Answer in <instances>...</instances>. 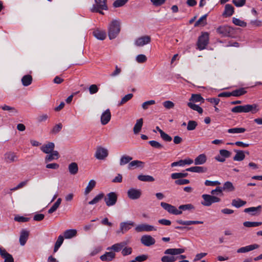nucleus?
<instances>
[{
    "label": "nucleus",
    "instance_id": "34",
    "mask_svg": "<svg viewBox=\"0 0 262 262\" xmlns=\"http://www.w3.org/2000/svg\"><path fill=\"white\" fill-rule=\"evenodd\" d=\"M77 234V230L76 229H68L66 230L63 233V238L69 239L75 236Z\"/></svg>",
    "mask_w": 262,
    "mask_h": 262
},
{
    "label": "nucleus",
    "instance_id": "18",
    "mask_svg": "<svg viewBox=\"0 0 262 262\" xmlns=\"http://www.w3.org/2000/svg\"><path fill=\"white\" fill-rule=\"evenodd\" d=\"M127 245V243L125 242H120L119 243L115 244L111 247L107 248V250H112L115 252H120L122 250V249Z\"/></svg>",
    "mask_w": 262,
    "mask_h": 262
},
{
    "label": "nucleus",
    "instance_id": "23",
    "mask_svg": "<svg viewBox=\"0 0 262 262\" xmlns=\"http://www.w3.org/2000/svg\"><path fill=\"white\" fill-rule=\"evenodd\" d=\"M245 109L246 113L251 112L252 114H255L259 110L258 105L256 103L245 105Z\"/></svg>",
    "mask_w": 262,
    "mask_h": 262
},
{
    "label": "nucleus",
    "instance_id": "39",
    "mask_svg": "<svg viewBox=\"0 0 262 262\" xmlns=\"http://www.w3.org/2000/svg\"><path fill=\"white\" fill-rule=\"evenodd\" d=\"M96 181L94 180H91L86 187L85 188V191H84V194L85 195L89 194L95 187L96 186Z\"/></svg>",
    "mask_w": 262,
    "mask_h": 262
},
{
    "label": "nucleus",
    "instance_id": "14",
    "mask_svg": "<svg viewBox=\"0 0 262 262\" xmlns=\"http://www.w3.org/2000/svg\"><path fill=\"white\" fill-rule=\"evenodd\" d=\"M0 256L4 259V262H14L12 255L7 252L3 247H0Z\"/></svg>",
    "mask_w": 262,
    "mask_h": 262
},
{
    "label": "nucleus",
    "instance_id": "12",
    "mask_svg": "<svg viewBox=\"0 0 262 262\" xmlns=\"http://www.w3.org/2000/svg\"><path fill=\"white\" fill-rule=\"evenodd\" d=\"M135 224L133 221H127L124 222H121L120 224V231H118L121 232L122 233H124L129 230L132 227L135 226Z\"/></svg>",
    "mask_w": 262,
    "mask_h": 262
},
{
    "label": "nucleus",
    "instance_id": "62",
    "mask_svg": "<svg viewBox=\"0 0 262 262\" xmlns=\"http://www.w3.org/2000/svg\"><path fill=\"white\" fill-rule=\"evenodd\" d=\"M14 220L15 221H16L18 222L24 223V222H28L30 220V218L24 217L23 216L17 215V216H15Z\"/></svg>",
    "mask_w": 262,
    "mask_h": 262
},
{
    "label": "nucleus",
    "instance_id": "44",
    "mask_svg": "<svg viewBox=\"0 0 262 262\" xmlns=\"http://www.w3.org/2000/svg\"><path fill=\"white\" fill-rule=\"evenodd\" d=\"M187 105L190 108L192 109L194 111H197L200 114H202L203 112V108L201 107H200L198 105L192 103L191 102H189L187 103Z\"/></svg>",
    "mask_w": 262,
    "mask_h": 262
},
{
    "label": "nucleus",
    "instance_id": "37",
    "mask_svg": "<svg viewBox=\"0 0 262 262\" xmlns=\"http://www.w3.org/2000/svg\"><path fill=\"white\" fill-rule=\"evenodd\" d=\"M4 158L7 163H11L15 161L16 157L14 153L9 152L5 154Z\"/></svg>",
    "mask_w": 262,
    "mask_h": 262
},
{
    "label": "nucleus",
    "instance_id": "45",
    "mask_svg": "<svg viewBox=\"0 0 262 262\" xmlns=\"http://www.w3.org/2000/svg\"><path fill=\"white\" fill-rule=\"evenodd\" d=\"M204 98L201 96V94H192L191 97L189 99L190 102H198L200 101L204 102Z\"/></svg>",
    "mask_w": 262,
    "mask_h": 262
},
{
    "label": "nucleus",
    "instance_id": "10",
    "mask_svg": "<svg viewBox=\"0 0 262 262\" xmlns=\"http://www.w3.org/2000/svg\"><path fill=\"white\" fill-rule=\"evenodd\" d=\"M151 41V38L149 36L144 35L138 38L135 42L136 46L142 47L146 44L150 43Z\"/></svg>",
    "mask_w": 262,
    "mask_h": 262
},
{
    "label": "nucleus",
    "instance_id": "60",
    "mask_svg": "<svg viewBox=\"0 0 262 262\" xmlns=\"http://www.w3.org/2000/svg\"><path fill=\"white\" fill-rule=\"evenodd\" d=\"M148 143L153 147L157 149H161L163 146L157 141L151 140L148 142Z\"/></svg>",
    "mask_w": 262,
    "mask_h": 262
},
{
    "label": "nucleus",
    "instance_id": "51",
    "mask_svg": "<svg viewBox=\"0 0 262 262\" xmlns=\"http://www.w3.org/2000/svg\"><path fill=\"white\" fill-rule=\"evenodd\" d=\"M262 224V222H249L246 221L243 223V225L246 227H257Z\"/></svg>",
    "mask_w": 262,
    "mask_h": 262
},
{
    "label": "nucleus",
    "instance_id": "6",
    "mask_svg": "<svg viewBox=\"0 0 262 262\" xmlns=\"http://www.w3.org/2000/svg\"><path fill=\"white\" fill-rule=\"evenodd\" d=\"M209 43V34L207 32H204L199 37L197 46L200 50H204Z\"/></svg>",
    "mask_w": 262,
    "mask_h": 262
},
{
    "label": "nucleus",
    "instance_id": "43",
    "mask_svg": "<svg viewBox=\"0 0 262 262\" xmlns=\"http://www.w3.org/2000/svg\"><path fill=\"white\" fill-rule=\"evenodd\" d=\"M247 91L244 88H242L231 92V96L239 97L245 94Z\"/></svg>",
    "mask_w": 262,
    "mask_h": 262
},
{
    "label": "nucleus",
    "instance_id": "20",
    "mask_svg": "<svg viewBox=\"0 0 262 262\" xmlns=\"http://www.w3.org/2000/svg\"><path fill=\"white\" fill-rule=\"evenodd\" d=\"M29 232L25 229H23L20 232L19 241L20 245L24 246L29 237Z\"/></svg>",
    "mask_w": 262,
    "mask_h": 262
},
{
    "label": "nucleus",
    "instance_id": "31",
    "mask_svg": "<svg viewBox=\"0 0 262 262\" xmlns=\"http://www.w3.org/2000/svg\"><path fill=\"white\" fill-rule=\"evenodd\" d=\"M68 169L70 173L75 175L78 171V164L76 162H72L69 165Z\"/></svg>",
    "mask_w": 262,
    "mask_h": 262
},
{
    "label": "nucleus",
    "instance_id": "61",
    "mask_svg": "<svg viewBox=\"0 0 262 262\" xmlns=\"http://www.w3.org/2000/svg\"><path fill=\"white\" fill-rule=\"evenodd\" d=\"M147 59L146 56L144 54H139L136 57V61L140 63L145 62Z\"/></svg>",
    "mask_w": 262,
    "mask_h": 262
},
{
    "label": "nucleus",
    "instance_id": "19",
    "mask_svg": "<svg viewBox=\"0 0 262 262\" xmlns=\"http://www.w3.org/2000/svg\"><path fill=\"white\" fill-rule=\"evenodd\" d=\"M234 12V8L231 4H226L225 6L224 11L222 15L224 17L232 16Z\"/></svg>",
    "mask_w": 262,
    "mask_h": 262
},
{
    "label": "nucleus",
    "instance_id": "64",
    "mask_svg": "<svg viewBox=\"0 0 262 262\" xmlns=\"http://www.w3.org/2000/svg\"><path fill=\"white\" fill-rule=\"evenodd\" d=\"M160 136L161 138L166 142H170L172 140V138L164 131L162 133L160 132Z\"/></svg>",
    "mask_w": 262,
    "mask_h": 262
},
{
    "label": "nucleus",
    "instance_id": "57",
    "mask_svg": "<svg viewBox=\"0 0 262 262\" xmlns=\"http://www.w3.org/2000/svg\"><path fill=\"white\" fill-rule=\"evenodd\" d=\"M62 128V125L61 123L56 124L52 128L51 131V133L52 134H57L60 132Z\"/></svg>",
    "mask_w": 262,
    "mask_h": 262
},
{
    "label": "nucleus",
    "instance_id": "47",
    "mask_svg": "<svg viewBox=\"0 0 262 262\" xmlns=\"http://www.w3.org/2000/svg\"><path fill=\"white\" fill-rule=\"evenodd\" d=\"M231 112L234 113H246L245 105L234 106L232 108Z\"/></svg>",
    "mask_w": 262,
    "mask_h": 262
},
{
    "label": "nucleus",
    "instance_id": "5",
    "mask_svg": "<svg viewBox=\"0 0 262 262\" xmlns=\"http://www.w3.org/2000/svg\"><path fill=\"white\" fill-rule=\"evenodd\" d=\"M204 201L201 202V204L204 206H210L213 203L220 202L221 199L210 194H204L202 195Z\"/></svg>",
    "mask_w": 262,
    "mask_h": 262
},
{
    "label": "nucleus",
    "instance_id": "36",
    "mask_svg": "<svg viewBox=\"0 0 262 262\" xmlns=\"http://www.w3.org/2000/svg\"><path fill=\"white\" fill-rule=\"evenodd\" d=\"M246 201H243L242 199L238 198L236 199L232 200L231 205L233 206L238 208L246 205Z\"/></svg>",
    "mask_w": 262,
    "mask_h": 262
},
{
    "label": "nucleus",
    "instance_id": "48",
    "mask_svg": "<svg viewBox=\"0 0 262 262\" xmlns=\"http://www.w3.org/2000/svg\"><path fill=\"white\" fill-rule=\"evenodd\" d=\"M222 188V190H226L228 191H233L235 190V188L233 185V184L229 181L225 182L223 185V188Z\"/></svg>",
    "mask_w": 262,
    "mask_h": 262
},
{
    "label": "nucleus",
    "instance_id": "40",
    "mask_svg": "<svg viewBox=\"0 0 262 262\" xmlns=\"http://www.w3.org/2000/svg\"><path fill=\"white\" fill-rule=\"evenodd\" d=\"M61 199L58 198L56 202L52 205V206L48 210V213L52 214L54 212H55L57 208L59 207V205L61 202Z\"/></svg>",
    "mask_w": 262,
    "mask_h": 262
},
{
    "label": "nucleus",
    "instance_id": "2",
    "mask_svg": "<svg viewBox=\"0 0 262 262\" xmlns=\"http://www.w3.org/2000/svg\"><path fill=\"white\" fill-rule=\"evenodd\" d=\"M120 23L118 20H112L108 25V35L112 40L117 37L120 32Z\"/></svg>",
    "mask_w": 262,
    "mask_h": 262
},
{
    "label": "nucleus",
    "instance_id": "30",
    "mask_svg": "<svg viewBox=\"0 0 262 262\" xmlns=\"http://www.w3.org/2000/svg\"><path fill=\"white\" fill-rule=\"evenodd\" d=\"M207 160L206 156L204 154H201L199 155L195 159H194V164L195 165H202L204 164Z\"/></svg>",
    "mask_w": 262,
    "mask_h": 262
},
{
    "label": "nucleus",
    "instance_id": "52",
    "mask_svg": "<svg viewBox=\"0 0 262 262\" xmlns=\"http://www.w3.org/2000/svg\"><path fill=\"white\" fill-rule=\"evenodd\" d=\"M246 131V129L243 127H235L230 128L228 130V133L230 134L243 133Z\"/></svg>",
    "mask_w": 262,
    "mask_h": 262
},
{
    "label": "nucleus",
    "instance_id": "24",
    "mask_svg": "<svg viewBox=\"0 0 262 262\" xmlns=\"http://www.w3.org/2000/svg\"><path fill=\"white\" fill-rule=\"evenodd\" d=\"M45 157V162L48 163L52 161L53 160H57L59 158V153L56 150H53L51 153L49 154Z\"/></svg>",
    "mask_w": 262,
    "mask_h": 262
},
{
    "label": "nucleus",
    "instance_id": "7",
    "mask_svg": "<svg viewBox=\"0 0 262 262\" xmlns=\"http://www.w3.org/2000/svg\"><path fill=\"white\" fill-rule=\"evenodd\" d=\"M103 198L106 206L110 207L116 204L118 196L116 192H111L107 194Z\"/></svg>",
    "mask_w": 262,
    "mask_h": 262
},
{
    "label": "nucleus",
    "instance_id": "46",
    "mask_svg": "<svg viewBox=\"0 0 262 262\" xmlns=\"http://www.w3.org/2000/svg\"><path fill=\"white\" fill-rule=\"evenodd\" d=\"M104 197V194L103 193H100L96 195L92 201L89 202V205H94L98 203Z\"/></svg>",
    "mask_w": 262,
    "mask_h": 262
},
{
    "label": "nucleus",
    "instance_id": "63",
    "mask_svg": "<svg viewBox=\"0 0 262 262\" xmlns=\"http://www.w3.org/2000/svg\"><path fill=\"white\" fill-rule=\"evenodd\" d=\"M133 97V94H128L125 95L121 99V100L119 104L122 105V104H124L125 103L127 102L128 100L131 99Z\"/></svg>",
    "mask_w": 262,
    "mask_h": 262
},
{
    "label": "nucleus",
    "instance_id": "42",
    "mask_svg": "<svg viewBox=\"0 0 262 262\" xmlns=\"http://www.w3.org/2000/svg\"><path fill=\"white\" fill-rule=\"evenodd\" d=\"M133 159V158L128 155H123L120 160V165L122 166L127 163H129L130 161Z\"/></svg>",
    "mask_w": 262,
    "mask_h": 262
},
{
    "label": "nucleus",
    "instance_id": "4",
    "mask_svg": "<svg viewBox=\"0 0 262 262\" xmlns=\"http://www.w3.org/2000/svg\"><path fill=\"white\" fill-rule=\"evenodd\" d=\"M216 31L222 37H233L234 36V29L228 25H222L219 26L216 29Z\"/></svg>",
    "mask_w": 262,
    "mask_h": 262
},
{
    "label": "nucleus",
    "instance_id": "8",
    "mask_svg": "<svg viewBox=\"0 0 262 262\" xmlns=\"http://www.w3.org/2000/svg\"><path fill=\"white\" fill-rule=\"evenodd\" d=\"M127 196L131 200H137L139 199L142 194L140 189H137L134 188L129 189L127 191Z\"/></svg>",
    "mask_w": 262,
    "mask_h": 262
},
{
    "label": "nucleus",
    "instance_id": "33",
    "mask_svg": "<svg viewBox=\"0 0 262 262\" xmlns=\"http://www.w3.org/2000/svg\"><path fill=\"white\" fill-rule=\"evenodd\" d=\"M143 119L140 118L138 119L133 128V131L135 134H138L141 131Z\"/></svg>",
    "mask_w": 262,
    "mask_h": 262
},
{
    "label": "nucleus",
    "instance_id": "9",
    "mask_svg": "<svg viewBox=\"0 0 262 262\" xmlns=\"http://www.w3.org/2000/svg\"><path fill=\"white\" fill-rule=\"evenodd\" d=\"M108 155L107 150L100 146L97 148L95 157L98 160H103L107 157Z\"/></svg>",
    "mask_w": 262,
    "mask_h": 262
},
{
    "label": "nucleus",
    "instance_id": "41",
    "mask_svg": "<svg viewBox=\"0 0 262 262\" xmlns=\"http://www.w3.org/2000/svg\"><path fill=\"white\" fill-rule=\"evenodd\" d=\"M138 179L143 182H154L155 181L154 178L149 175L140 174L138 176Z\"/></svg>",
    "mask_w": 262,
    "mask_h": 262
},
{
    "label": "nucleus",
    "instance_id": "15",
    "mask_svg": "<svg viewBox=\"0 0 262 262\" xmlns=\"http://www.w3.org/2000/svg\"><path fill=\"white\" fill-rule=\"evenodd\" d=\"M185 252L183 248H169L165 250L164 253L165 255H171L176 256V255H180Z\"/></svg>",
    "mask_w": 262,
    "mask_h": 262
},
{
    "label": "nucleus",
    "instance_id": "26",
    "mask_svg": "<svg viewBox=\"0 0 262 262\" xmlns=\"http://www.w3.org/2000/svg\"><path fill=\"white\" fill-rule=\"evenodd\" d=\"M261 210V206L259 205L256 207H252L247 208L244 209V212L246 213H251L252 215H255L257 212L260 213Z\"/></svg>",
    "mask_w": 262,
    "mask_h": 262
},
{
    "label": "nucleus",
    "instance_id": "17",
    "mask_svg": "<svg viewBox=\"0 0 262 262\" xmlns=\"http://www.w3.org/2000/svg\"><path fill=\"white\" fill-rule=\"evenodd\" d=\"M259 247V245L257 244H254L252 245H250L248 246H246L245 247H243L239 248L237 250V253H246L254 249H257Z\"/></svg>",
    "mask_w": 262,
    "mask_h": 262
},
{
    "label": "nucleus",
    "instance_id": "3",
    "mask_svg": "<svg viewBox=\"0 0 262 262\" xmlns=\"http://www.w3.org/2000/svg\"><path fill=\"white\" fill-rule=\"evenodd\" d=\"M95 4L91 8V11L93 13H99L101 15L104 13L103 10H107V0H94Z\"/></svg>",
    "mask_w": 262,
    "mask_h": 262
},
{
    "label": "nucleus",
    "instance_id": "21",
    "mask_svg": "<svg viewBox=\"0 0 262 262\" xmlns=\"http://www.w3.org/2000/svg\"><path fill=\"white\" fill-rule=\"evenodd\" d=\"M55 147V144L53 142H49L47 144L42 145L40 149L41 150L46 154H50L54 150Z\"/></svg>",
    "mask_w": 262,
    "mask_h": 262
},
{
    "label": "nucleus",
    "instance_id": "13",
    "mask_svg": "<svg viewBox=\"0 0 262 262\" xmlns=\"http://www.w3.org/2000/svg\"><path fill=\"white\" fill-rule=\"evenodd\" d=\"M135 230L138 232H140L142 231H156L157 229L152 225L143 224L136 226Z\"/></svg>",
    "mask_w": 262,
    "mask_h": 262
},
{
    "label": "nucleus",
    "instance_id": "49",
    "mask_svg": "<svg viewBox=\"0 0 262 262\" xmlns=\"http://www.w3.org/2000/svg\"><path fill=\"white\" fill-rule=\"evenodd\" d=\"M63 236L62 235H60L58 236L54 246V252H56L58 250L59 247L63 243Z\"/></svg>",
    "mask_w": 262,
    "mask_h": 262
},
{
    "label": "nucleus",
    "instance_id": "16",
    "mask_svg": "<svg viewBox=\"0 0 262 262\" xmlns=\"http://www.w3.org/2000/svg\"><path fill=\"white\" fill-rule=\"evenodd\" d=\"M111 118V113L109 109L102 113L101 116V123L102 125L107 124Z\"/></svg>",
    "mask_w": 262,
    "mask_h": 262
},
{
    "label": "nucleus",
    "instance_id": "22",
    "mask_svg": "<svg viewBox=\"0 0 262 262\" xmlns=\"http://www.w3.org/2000/svg\"><path fill=\"white\" fill-rule=\"evenodd\" d=\"M93 35L98 39L103 40L106 37V32L99 29L95 30L93 32Z\"/></svg>",
    "mask_w": 262,
    "mask_h": 262
},
{
    "label": "nucleus",
    "instance_id": "55",
    "mask_svg": "<svg viewBox=\"0 0 262 262\" xmlns=\"http://www.w3.org/2000/svg\"><path fill=\"white\" fill-rule=\"evenodd\" d=\"M198 125V123L195 121L190 120L188 122L187 129L188 130H193L195 129Z\"/></svg>",
    "mask_w": 262,
    "mask_h": 262
},
{
    "label": "nucleus",
    "instance_id": "35",
    "mask_svg": "<svg viewBox=\"0 0 262 262\" xmlns=\"http://www.w3.org/2000/svg\"><path fill=\"white\" fill-rule=\"evenodd\" d=\"M32 82V77L30 75H26L21 78V82L24 86H27L30 85Z\"/></svg>",
    "mask_w": 262,
    "mask_h": 262
},
{
    "label": "nucleus",
    "instance_id": "28",
    "mask_svg": "<svg viewBox=\"0 0 262 262\" xmlns=\"http://www.w3.org/2000/svg\"><path fill=\"white\" fill-rule=\"evenodd\" d=\"M115 257V254L112 252H106L103 255L100 256L102 261H110Z\"/></svg>",
    "mask_w": 262,
    "mask_h": 262
},
{
    "label": "nucleus",
    "instance_id": "27",
    "mask_svg": "<svg viewBox=\"0 0 262 262\" xmlns=\"http://www.w3.org/2000/svg\"><path fill=\"white\" fill-rule=\"evenodd\" d=\"M176 222L180 225L189 226L191 225H195V224H203V221H183L182 220H178L176 221Z\"/></svg>",
    "mask_w": 262,
    "mask_h": 262
},
{
    "label": "nucleus",
    "instance_id": "50",
    "mask_svg": "<svg viewBox=\"0 0 262 262\" xmlns=\"http://www.w3.org/2000/svg\"><path fill=\"white\" fill-rule=\"evenodd\" d=\"M162 262H174L177 260V258L174 256L164 255L161 257Z\"/></svg>",
    "mask_w": 262,
    "mask_h": 262
},
{
    "label": "nucleus",
    "instance_id": "38",
    "mask_svg": "<svg viewBox=\"0 0 262 262\" xmlns=\"http://www.w3.org/2000/svg\"><path fill=\"white\" fill-rule=\"evenodd\" d=\"M208 16L207 14H206L201 17L194 24V27H198L199 26H204L207 24L206 18Z\"/></svg>",
    "mask_w": 262,
    "mask_h": 262
},
{
    "label": "nucleus",
    "instance_id": "53",
    "mask_svg": "<svg viewBox=\"0 0 262 262\" xmlns=\"http://www.w3.org/2000/svg\"><path fill=\"white\" fill-rule=\"evenodd\" d=\"M188 175V173H182V172H177L173 173L171 174V178L172 179H180V178H183L187 177Z\"/></svg>",
    "mask_w": 262,
    "mask_h": 262
},
{
    "label": "nucleus",
    "instance_id": "25",
    "mask_svg": "<svg viewBox=\"0 0 262 262\" xmlns=\"http://www.w3.org/2000/svg\"><path fill=\"white\" fill-rule=\"evenodd\" d=\"M144 166V163L142 161L139 160H134L131 161L128 165V169H132L134 168L141 167L143 168Z\"/></svg>",
    "mask_w": 262,
    "mask_h": 262
},
{
    "label": "nucleus",
    "instance_id": "58",
    "mask_svg": "<svg viewBox=\"0 0 262 262\" xmlns=\"http://www.w3.org/2000/svg\"><path fill=\"white\" fill-rule=\"evenodd\" d=\"M128 0H116L113 4V6L115 8H118L124 6Z\"/></svg>",
    "mask_w": 262,
    "mask_h": 262
},
{
    "label": "nucleus",
    "instance_id": "11",
    "mask_svg": "<svg viewBox=\"0 0 262 262\" xmlns=\"http://www.w3.org/2000/svg\"><path fill=\"white\" fill-rule=\"evenodd\" d=\"M141 242L145 246H150L156 243V240L151 236L149 235H143L141 238Z\"/></svg>",
    "mask_w": 262,
    "mask_h": 262
},
{
    "label": "nucleus",
    "instance_id": "1",
    "mask_svg": "<svg viewBox=\"0 0 262 262\" xmlns=\"http://www.w3.org/2000/svg\"><path fill=\"white\" fill-rule=\"evenodd\" d=\"M161 206L168 213L173 215H180L182 213V211L194 210V207L191 204H187L179 206L177 209L175 206L165 202L161 203Z\"/></svg>",
    "mask_w": 262,
    "mask_h": 262
},
{
    "label": "nucleus",
    "instance_id": "59",
    "mask_svg": "<svg viewBox=\"0 0 262 262\" xmlns=\"http://www.w3.org/2000/svg\"><path fill=\"white\" fill-rule=\"evenodd\" d=\"M133 249L130 247H126V246L122 249L121 254L123 256H125L132 254Z\"/></svg>",
    "mask_w": 262,
    "mask_h": 262
},
{
    "label": "nucleus",
    "instance_id": "29",
    "mask_svg": "<svg viewBox=\"0 0 262 262\" xmlns=\"http://www.w3.org/2000/svg\"><path fill=\"white\" fill-rule=\"evenodd\" d=\"M187 171H190L197 173H203L207 171V169L204 167L193 166L188 168L186 169Z\"/></svg>",
    "mask_w": 262,
    "mask_h": 262
},
{
    "label": "nucleus",
    "instance_id": "54",
    "mask_svg": "<svg viewBox=\"0 0 262 262\" xmlns=\"http://www.w3.org/2000/svg\"><path fill=\"white\" fill-rule=\"evenodd\" d=\"M232 23L236 26L242 27H245L247 26L246 22L235 17L232 18Z\"/></svg>",
    "mask_w": 262,
    "mask_h": 262
},
{
    "label": "nucleus",
    "instance_id": "32",
    "mask_svg": "<svg viewBox=\"0 0 262 262\" xmlns=\"http://www.w3.org/2000/svg\"><path fill=\"white\" fill-rule=\"evenodd\" d=\"M236 155L233 157V160L236 161H241L245 158L244 152L243 150H234Z\"/></svg>",
    "mask_w": 262,
    "mask_h": 262
},
{
    "label": "nucleus",
    "instance_id": "56",
    "mask_svg": "<svg viewBox=\"0 0 262 262\" xmlns=\"http://www.w3.org/2000/svg\"><path fill=\"white\" fill-rule=\"evenodd\" d=\"M1 108L4 111H7L12 114H16L18 113L17 110L14 107H11L7 105L1 106Z\"/></svg>",
    "mask_w": 262,
    "mask_h": 262
}]
</instances>
